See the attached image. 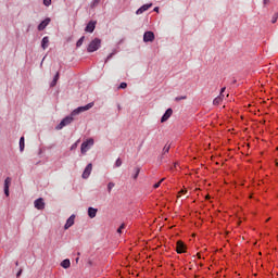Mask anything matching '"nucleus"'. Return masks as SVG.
<instances>
[{
	"label": "nucleus",
	"mask_w": 278,
	"mask_h": 278,
	"mask_svg": "<svg viewBox=\"0 0 278 278\" xmlns=\"http://www.w3.org/2000/svg\"><path fill=\"white\" fill-rule=\"evenodd\" d=\"M92 108H94V102L88 103L85 106H78L71 113V116H66L61 121V123L56 126V129H64L66 125H71V123H73V116H77V114H81V112H88V110H92Z\"/></svg>",
	"instance_id": "nucleus-1"
},
{
	"label": "nucleus",
	"mask_w": 278,
	"mask_h": 278,
	"mask_svg": "<svg viewBox=\"0 0 278 278\" xmlns=\"http://www.w3.org/2000/svg\"><path fill=\"white\" fill-rule=\"evenodd\" d=\"M101 49V39L94 38L88 46V53H94V51H99Z\"/></svg>",
	"instance_id": "nucleus-2"
},
{
	"label": "nucleus",
	"mask_w": 278,
	"mask_h": 278,
	"mask_svg": "<svg viewBox=\"0 0 278 278\" xmlns=\"http://www.w3.org/2000/svg\"><path fill=\"white\" fill-rule=\"evenodd\" d=\"M93 146H94V139L92 138L87 139L85 142L81 143L80 153H83V155H86V153L90 151V147H93Z\"/></svg>",
	"instance_id": "nucleus-3"
},
{
	"label": "nucleus",
	"mask_w": 278,
	"mask_h": 278,
	"mask_svg": "<svg viewBox=\"0 0 278 278\" xmlns=\"http://www.w3.org/2000/svg\"><path fill=\"white\" fill-rule=\"evenodd\" d=\"M155 40V34L153 31H146L143 35V42H153Z\"/></svg>",
	"instance_id": "nucleus-4"
},
{
	"label": "nucleus",
	"mask_w": 278,
	"mask_h": 278,
	"mask_svg": "<svg viewBox=\"0 0 278 278\" xmlns=\"http://www.w3.org/2000/svg\"><path fill=\"white\" fill-rule=\"evenodd\" d=\"M49 23H51V18H46L43 20L39 25H38V31H45L47 29Z\"/></svg>",
	"instance_id": "nucleus-5"
},
{
	"label": "nucleus",
	"mask_w": 278,
	"mask_h": 278,
	"mask_svg": "<svg viewBox=\"0 0 278 278\" xmlns=\"http://www.w3.org/2000/svg\"><path fill=\"white\" fill-rule=\"evenodd\" d=\"M92 173V163H89L84 173H83V179H88V177H90V174Z\"/></svg>",
	"instance_id": "nucleus-6"
},
{
	"label": "nucleus",
	"mask_w": 278,
	"mask_h": 278,
	"mask_svg": "<svg viewBox=\"0 0 278 278\" xmlns=\"http://www.w3.org/2000/svg\"><path fill=\"white\" fill-rule=\"evenodd\" d=\"M176 251L179 254L186 253V244L184 243V241H177V243H176Z\"/></svg>",
	"instance_id": "nucleus-7"
},
{
	"label": "nucleus",
	"mask_w": 278,
	"mask_h": 278,
	"mask_svg": "<svg viewBox=\"0 0 278 278\" xmlns=\"http://www.w3.org/2000/svg\"><path fill=\"white\" fill-rule=\"evenodd\" d=\"M172 116H173V109H167L161 118V123H166V121H168V118H170Z\"/></svg>",
	"instance_id": "nucleus-8"
},
{
	"label": "nucleus",
	"mask_w": 278,
	"mask_h": 278,
	"mask_svg": "<svg viewBox=\"0 0 278 278\" xmlns=\"http://www.w3.org/2000/svg\"><path fill=\"white\" fill-rule=\"evenodd\" d=\"M97 27V22H89L85 28V31L92 34L94 31V28Z\"/></svg>",
	"instance_id": "nucleus-9"
},
{
	"label": "nucleus",
	"mask_w": 278,
	"mask_h": 278,
	"mask_svg": "<svg viewBox=\"0 0 278 278\" xmlns=\"http://www.w3.org/2000/svg\"><path fill=\"white\" fill-rule=\"evenodd\" d=\"M75 225V215H72L68 217V219L66 220V224L64 226V229H71V227H73Z\"/></svg>",
	"instance_id": "nucleus-10"
},
{
	"label": "nucleus",
	"mask_w": 278,
	"mask_h": 278,
	"mask_svg": "<svg viewBox=\"0 0 278 278\" xmlns=\"http://www.w3.org/2000/svg\"><path fill=\"white\" fill-rule=\"evenodd\" d=\"M35 207L36 210H42L45 207V200L42 198L35 200Z\"/></svg>",
	"instance_id": "nucleus-11"
},
{
	"label": "nucleus",
	"mask_w": 278,
	"mask_h": 278,
	"mask_svg": "<svg viewBox=\"0 0 278 278\" xmlns=\"http://www.w3.org/2000/svg\"><path fill=\"white\" fill-rule=\"evenodd\" d=\"M153 4L150 3V4H143L141 8H139L137 11H136V14L139 15V14H142L143 12H147V10H149V8H151Z\"/></svg>",
	"instance_id": "nucleus-12"
},
{
	"label": "nucleus",
	"mask_w": 278,
	"mask_h": 278,
	"mask_svg": "<svg viewBox=\"0 0 278 278\" xmlns=\"http://www.w3.org/2000/svg\"><path fill=\"white\" fill-rule=\"evenodd\" d=\"M41 49H49V37H43L41 40Z\"/></svg>",
	"instance_id": "nucleus-13"
},
{
	"label": "nucleus",
	"mask_w": 278,
	"mask_h": 278,
	"mask_svg": "<svg viewBox=\"0 0 278 278\" xmlns=\"http://www.w3.org/2000/svg\"><path fill=\"white\" fill-rule=\"evenodd\" d=\"M97 212H98L97 208H94V207H89V208H88V216H89V218H94V217L97 216Z\"/></svg>",
	"instance_id": "nucleus-14"
},
{
	"label": "nucleus",
	"mask_w": 278,
	"mask_h": 278,
	"mask_svg": "<svg viewBox=\"0 0 278 278\" xmlns=\"http://www.w3.org/2000/svg\"><path fill=\"white\" fill-rule=\"evenodd\" d=\"M20 151L23 153L25 151V137L20 138Z\"/></svg>",
	"instance_id": "nucleus-15"
},
{
	"label": "nucleus",
	"mask_w": 278,
	"mask_h": 278,
	"mask_svg": "<svg viewBox=\"0 0 278 278\" xmlns=\"http://www.w3.org/2000/svg\"><path fill=\"white\" fill-rule=\"evenodd\" d=\"M62 268H71V260L65 258L62 263H61Z\"/></svg>",
	"instance_id": "nucleus-16"
},
{
	"label": "nucleus",
	"mask_w": 278,
	"mask_h": 278,
	"mask_svg": "<svg viewBox=\"0 0 278 278\" xmlns=\"http://www.w3.org/2000/svg\"><path fill=\"white\" fill-rule=\"evenodd\" d=\"M223 103V96H218L213 100V105H220Z\"/></svg>",
	"instance_id": "nucleus-17"
},
{
	"label": "nucleus",
	"mask_w": 278,
	"mask_h": 278,
	"mask_svg": "<svg viewBox=\"0 0 278 278\" xmlns=\"http://www.w3.org/2000/svg\"><path fill=\"white\" fill-rule=\"evenodd\" d=\"M11 185H12V178L7 177L4 180V188H10Z\"/></svg>",
	"instance_id": "nucleus-18"
},
{
	"label": "nucleus",
	"mask_w": 278,
	"mask_h": 278,
	"mask_svg": "<svg viewBox=\"0 0 278 278\" xmlns=\"http://www.w3.org/2000/svg\"><path fill=\"white\" fill-rule=\"evenodd\" d=\"M114 186H116V184H114V182H109L108 184V192H109V194L112 192Z\"/></svg>",
	"instance_id": "nucleus-19"
},
{
	"label": "nucleus",
	"mask_w": 278,
	"mask_h": 278,
	"mask_svg": "<svg viewBox=\"0 0 278 278\" xmlns=\"http://www.w3.org/2000/svg\"><path fill=\"white\" fill-rule=\"evenodd\" d=\"M168 151H170V144H165V147L163 148V155H166Z\"/></svg>",
	"instance_id": "nucleus-20"
},
{
	"label": "nucleus",
	"mask_w": 278,
	"mask_h": 278,
	"mask_svg": "<svg viewBox=\"0 0 278 278\" xmlns=\"http://www.w3.org/2000/svg\"><path fill=\"white\" fill-rule=\"evenodd\" d=\"M138 175H140V167L135 168V175L132 176V179H138Z\"/></svg>",
	"instance_id": "nucleus-21"
},
{
	"label": "nucleus",
	"mask_w": 278,
	"mask_h": 278,
	"mask_svg": "<svg viewBox=\"0 0 278 278\" xmlns=\"http://www.w3.org/2000/svg\"><path fill=\"white\" fill-rule=\"evenodd\" d=\"M86 37H80L79 40L76 42V47H81L84 45V40Z\"/></svg>",
	"instance_id": "nucleus-22"
},
{
	"label": "nucleus",
	"mask_w": 278,
	"mask_h": 278,
	"mask_svg": "<svg viewBox=\"0 0 278 278\" xmlns=\"http://www.w3.org/2000/svg\"><path fill=\"white\" fill-rule=\"evenodd\" d=\"M99 3H101V0H93L91 2V8H97V5H99Z\"/></svg>",
	"instance_id": "nucleus-23"
},
{
	"label": "nucleus",
	"mask_w": 278,
	"mask_h": 278,
	"mask_svg": "<svg viewBox=\"0 0 278 278\" xmlns=\"http://www.w3.org/2000/svg\"><path fill=\"white\" fill-rule=\"evenodd\" d=\"M166 178H162L159 182H156L153 188L157 189L160 188V186H162V182L165 180Z\"/></svg>",
	"instance_id": "nucleus-24"
},
{
	"label": "nucleus",
	"mask_w": 278,
	"mask_h": 278,
	"mask_svg": "<svg viewBox=\"0 0 278 278\" xmlns=\"http://www.w3.org/2000/svg\"><path fill=\"white\" fill-rule=\"evenodd\" d=\"M115 166L119 168V166H123V161L121 159H117L115 162Z\"/></svg>",
	"instance_id": "nucleus-25"
},
{
	"label": "nucleus",
	"mask_w": 278,
	"mask_h": 278,
	"mask_svg": "<svg viewBox=\"0 0 278 278\" xmlns=\"http://www.w3.org/2000/svg\"><path fill=\"white\" fill-rule=\"evenodd\" d=\"M123 229H125V224H122L117 229V233H123Z\"/></svg>",
	"instance_id": "nucleus-26"
},
{
	"label": "nucleus",
	"mask_w": 278,
	"mask_h": 278,
	"mask_svg": "<svg viewBox=\"0 0 278 278\" xmlns=\"http://www.w3.org/2000/svg\"><path fill=\"white\" fill-rule=\"evenodd\" d=\"M118 88L125 90V88H127V83H122Z\"/></svg>",
	"instance_id": "nucleus-27"
},
{
	"label": "nucleus",
	"mask_w": 278,
	"mask_h": 278,
	"mask_svg": "<svg viewBox=\"0 0 278 278\" xmlns=\"http://www.w3.org/2000/svg\"><path fill=\"white\" fill-rule=\"evenodd\" d=\"M43 5L49 8V5H51V0H43Z\"/></svg>",
	"instance_id": "nucleus-28"
},
{
	"label": "nucleus",
	"mask_w": 278,
	"mask_h": 278,
	"mask_svg": "<svg viewBox=\"0 0 278 278\" xmlns=\"http://www.w3.org/2000/svg\"><path fill=\"white\" fill-rule=\"evenodd\" d=\"M4 194L5 197H10V188H4Z\"/></svg>",
	"instance_id": "nucleus-29"
},
{
	"label": "nucleus",
	"mask_w": 278,
	"mask_h": 278,
	"mask_svg": "<svg viewBox=\"0 0 278 278\" xmlns=\"http://www.w3.org/2000/svg\"><path fill=\"white\" fill-rule=\"evenodd\" d=\"M58 79H60V72H58V73L55 74L54 78H53V80L56 81V83H58Z\"/></svg>",
	"instance_id": "nucleus-30"
},
{
	"label": "nucleus",
	"mask_w": 278,
	"mask_h": 278,
	"mask_svg": "<svg viewBox=\"0 0 278 278\" xmlns=\"http://www.w3.org/2000/svg\"><path fill=\"white\" fill-rule=\"evenodd\" d=\"M58 85V83L55 80H52V83L50 84L51 88L55 87Z\"/></svg>",
	"instance_id": "nucleus-31"
},
{
	"label": "nucleus",
	"mask_w": 278,
	"mask_h": 278,
	"mask_svg": "<svg viewBox=\"0 0 278 278\" xmlns=\"http://www.w3.org/2000/svg\"><path fill=\"white\" fill-rule=\"evenodd\" d=\"M226 88H222L219 97H223V92H225Z\"/></svg>",
	"instance_id": "nucleus-32"
},
{
	"label": "nucleus",
	"mask_w": 278,
	"mask_h": 278,
	"mask_svg": "<svg viewBox=\"0 0 278 278\" xmlns=\"http://www.w3.org/2000/svg\"><path fill=\"white\" fill-rule=\"evenodd\" d=\"M186 192H187L186 190H180L179 194H186Z\"/></svg>",
	"instance_id": "nucleus-33"
},
{
	"label": "nucleus",
	"mask_w": 278,
	"mask_h": 278,
	"mask_svg": "<svg viewBox=\"0 0 278 278\" xmlns=\"http://www.w3.org/2000/svg\"><path fill=\"white\" fill-rule=\"evenodd\" d=\"M271 23H277V17H273Z\"/></svg>",
	"instance_id": "nucleus-34"
},
{
	"label": "nucleus",
	"mask_w": 278,
	"mask_h": 278,
	"mask_svg": "<svg viewBox=\"0 0 278 278\" xmlns=\"http://www.w3.org/2000/svg\"><path fill=\"white\" fill-rule=\"evenodd\" d=\"M181 99H186V97L176 98V101H181Z\"/></svg>",
	"instance_id": "nucleus-35"
},
{
	"label": "nucleus",
	"mask_w": 278,
	"mask_h": 278,
	"mask_svg": "<svg viewBox=\"0 0 278 278\" xmlns=\"http://www.w3.org/2000/svg\"><path fill=\"white\" fill-rule=\"evenodd\" d=\"M71 149H77V143L73 144Z\"/></svg>",
	"instance_id": "nucleus-36"
},
{
	"label": "nucleus",
	"mask_w": 278,
	"mask_h": 278,
	"mask_svg": "<svg viewBox=\"0 0 278 278\" xmlns=\"http://www.w3.org/2000/svg\"><path fill=\"white\" fill-rule=\"evenodd\" d=\"M154 12H160V8L155 7Z\"/></svg>",
	"instance_id": "nucleus-37"
},
{
	"label": "nucleus",
	"mask_w": 278,
	"mask_h": 278,
	"mask_svg": "<svg viewBox=\"0 0 278 278\" xmlns=\"http://www.w3.org/2000/svg\"><path fill=\"white\" fill-rule=\"evenodd\" d=\"M270 0H264V4L266 5V3H269Z\"/></svg>",
	"instance_id": "nucleus-38"
},
{
	"label": "nucleus",
	"mask_w": 278,
	"mask_h": 278,
	"mask_svg": "<svg viewBox=\"0 0 278 278\" xmlns=\"http://www.w3.org/2000/svg\"><path fill=\"white\" fill-rule=\"evenodd\" d=\"M110 58H112V53L106 58L105 62H108V60H110Z\"/></svg>",
	"instance_id": "nucleus-39"
},
{
	"label": "nucleus",
	"mask_w": 278,
	"mask_h": 278,
	"mask_svg": "<svg viewBox=\"0 0 278 278\" xmlns=\"http://www.w3.org/2000/svg\"><path fill=\"white\" fill-rule=\"evenodd\" d=\"M21 273H23V270H20V271L17 273V277H21Z\"/></svg>",
	"instance_id": "nucleus-40"
},
{
	"label": "nucleus",
	"mask_w": 278,
	"mask_h": 278,
	"mask_svg": "<svg viewBox=\"0 0 278 278\" xmlns=\"http://www.w3.org/2000/svg\"><path fill=\"white\" fill-rule=\"evenodd\" d=\"M198 257H199V260H201V254L200 253H198Z\"/></svg>",
	"instance_id": "nucleus-41"
},
{
	"label": "nucleus",
	"mask_w": 278,
	"mask_h": 278,
	"mask_svg": "<svg viewBox=\"0 0 278 278\" xmlns=\"http://www.w3.org/2000/svg\"><path fill=\"white\" fill-rule=\"evenodd\" d=\"M79 262V257L76 258V263Z\"/></svg>",
	"instance_id": "nucleus-42"
}]
</instances>
